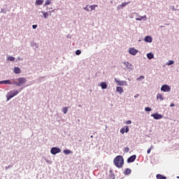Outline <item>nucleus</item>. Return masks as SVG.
I'll list each match as a JSON object with an SVG mask.
<instances>
[{"label": "nucleus", "instance_id": "nucleus-1", "mask_svg": "<svg viewBox=\"0 0 179 179\" xmlns=\"http://www.w3.org/2000/svg\"><path fill=\"white\" fill-rule=\"evenodd\" d=\"M113 163L117 169H122V166H124V158L122 156L118 155L113 159Z\"/></svg>", "mask_w": 179, "mask_h": 179}, {"label": "nucleus", "instance_id": "nucleus-2", "mask_svg": "<svg viewBox=\"0 0 179 179\" xmlns=\"http://www.w3.org/2000/svg\"><path fill=\"white\" fill-rule=\"evenodd\" d=\"M26 82H27V80L25 78H19L17 79V81L13 82V85H15L16 86L20 87V86H23V85H24Z\"/></svg>", "mask_w": 179, "mask_h": 179}, {"label": "nucleus", "instance_id": "nucleus-3", "mask_svg": "<svg viewBox=\"0 0 179 179\" xmlns=\"http://www.w3.org/2000/svg\"><path fill=\"white\" fill-rule=\"evenodd\" d=\"M17 94H19V92L16 90L10 91L6 94L7 101H9L10 99L15 97V96H17Z\"/></svg>", "mask_w": 179, "mask_h": 179}, {"label": "nucleus", "instance_id": "nucleus-4", "mask_svg": "<svg viewBox=\"0 0 179 179\" xmlns=\"http://www.w3.org/2000/svg\"><path fill=\"white\" fill-rule=\"evenodd\" d=\"M97 5H87V6L84 8V10H87V12H92V10H96V8H97Z\"/></svg>", "mask_w": 179, "mask_h": 179}, {"label": "nucleus", "instance_id": "nucleus-5", "mask_svg": "<svg viewBox=\"0 0 179 179\" xmlns=\"http://www.w3.org/2000/svg\"><path fill=\"white\" fill-rule=\"evenodd\" d=\"M50 153L52 155H57V153H61V150L59 148L53 147L51 148Z\"/></svg>", "mask_w": 179, "mask_h": 179}, {"label": "nucleus", "instance_id": "nucleus-6", "mask_svg": "<svg viewBox=\"0 0 179 179\" xmlns=\"http://www.w3.org/2000/svg\"><path fill=\"white\" fill-rule=\"evenodd\" d=\"M161 90H162V92H170L171 88H170V86H169V85H162V86Z\"/></svg>", "mask_w": 179, "mask_h": 179}, {"label": "nucleus", "instance_id": "nucleus-7", "mask_svg": "<svg viewBox=\"0 0 179 179\" xmlns=\"http://www.w3.org/2000/svg\"><path fill=\"white\" fill-rule=\"evenodd\" d=\"M151 117H153L155 120H162L163 118V116L159 113H154L151 115Z\"/></svg>", "mask_w": 179, "mask_h": 179}, {"label": "nucleus", "instance_id": "nucleus-8", "mask_svg": "<svg viewBox=\"0 0 179 179\" xmlns=\"http://www.w3.org/2000/svg\"><path fill=\"white\" fill-rule=\"evenodd\" d=\"M129 54H131V55H136L138 54V50L134 48H130L129 49Z\"/></svg>", "mask_w": 179, "mask_h": 179}, {"label": "nucleus", "instance_id": "nucleus-9", "mask_svg": "<svg viewBox=\"0 0 179 179\" xmlns=\"http://www.w3.org/2000/svg\"><path fill=\"white\" fill-rule=\"evenodd\" d=\"M134 160H136V155H131L130 157H129L127 159V162H128V163H134Z\"/></svg>", "mask_w": 179, "mask_h": 179}, {"label": "nucleus", "instance_id": "nucleus-10", "mask_svg": "<svg viewBox=\"0 0 179 179\" xmlns=\"http://www.w3.org/2000/svg\"><path fill=\"white\" fill-rule=\"evenodd\" d=\"M124 65L126 66V69H132V64H129L128 62H123Z\"/></svg>", "mask_w": 179, "mask_h": 179}, {"label": "nucleus", "instance_id": "nucleus-11", "mask_svg": "<svg viewBox=\"0 0 179 179\" xmlns=\"http://www.w3.org/2000/svg\"><path fill=\"white\" fill-rule=\"evenodd\" d=\"M120 132L122 134H125V132H129V128L128 127V126H127L126 127H123L120 129Z\"/></svg>", "mask_w": 179, "mask_h": 179}, {"label": "nucleus", "instance_id": "nucleus-12", "mask_svg": "<svg viewBox=\"0 0 179 179\" xmlns=\"http://www.w3.org/2000/svg\"><path fill=\"white\" fill-rule=\"evenodd\" d=\"M144 41H145V43H152V41H153V39L152 38V36H145Z\"/></svg>", "mask_w": 179, "mask_h": 179}, {"label": "nucleus", "instance_id": "nucleus-13", "mask_svg": "<svg viewBox=\"0 0 179 179\" xmlns=\"http://www.w3.org/2000/svg\"><path fill=\"white\" fill-rule=\"evenodd\" d=\"M0 85H12V82L9 80L0 81Z\"/></svg>", "mask_w": 179, "mask_h": 179}, {"label": "nucleus", "instance_id": "nucleus-14", "mask_svg": "<svg viewBox=\"0 0 179 179\" xmlns=\"http://www.w3.org/2000/svg\"><path fill=\"white\" fill-rule=\"evenodd\" d=\"M157 99L160 100V101H163V100H164V97H163V94L159 93L157 95Z\"/></svg>", "mask_w": 179, "mask_h": 179}, {"label": "nucleus", "instance_id": "nucleus-15", "mask_svg": "<svg viewBox=\"0 0 179 179\" xmlns=\"http://www.w3.org/2000/svg\"><path fill=\"white\" fill-rule=\"evenodd\" d=\"M13 72H14V73L19 74V73H21L22 71L20 70V68L15 67L14 70H13Z\"/></svg>", "mask_w": 179, "mask_h": 179}, {"label": "nucleus", "instance_id": "nucleus-16", "mask_svg": "<svg viewBox=\"0 0 179 179\" xmlns=\"http://www.w3.org/2000/svg\"><path fill=\"white\" fill-rule=\"evenodd\" d=\"M115 82L117 83L118 86H124L125 82L122 80H117V78L115 79Z\"/></svg>", "mask_w": 179, "mask_h": 179}, {"label": "nucleus", "instance_id": "nucleus-17", "mask_svg": "<svg viewBox=\"0 0 179 179\" xmlns=\"http://www.w3.org/2000/svg\"><path fill=\"white\" fill-rule=\"evenodd\" d=\"M116 92H118V93L122 94V93H124V89H122V87H116Z\"/></svg>", "mask_w": 179, "mask_h": 179}, {"label": "nucleus", "instance_id": "nucleus-18", "mask_svg": "<svg viewBox=\"0 0 179 179\" xmlns=\"http://www.w3.org/2000/svg\"><path fill=\"white\" fill-rule=\"evenodd\" d=\"M132 172V171L130 169H126L125 171H124V176H128L129 174H131V173Z\"/></svg>", "mask_w": 179, "mask_h": 179}, {"label": "nucleus", "instance_id": "nucleus-19", "mask_svg": "<svg viewBox=\"0 0 179 179\" xmlns=\"http://www.w3.org/2000/svg\"><path fill=\"white\" fill-rule=\"evenodd\" d=\"M43 3H44L43 0H36V2H35V5H36V6H38L40 5H43Z\"/></svg>", "mask_w": 179, "mask_h": 179}, {"label": "nucleus", "instance_id": "nucleus-20", "mask_svg": "<svg viewBox=\"0 0 179 179\" xmlns=\"http://www.w3.org/2000/svg\"><path fill=\"white\" fill-rule=\"evenodd\" d=\"M101 89L104 90V89H107V83L106 82H102L101 83V85H100Z\"/></svg>", "mask_w": 179, "mask_h": 179}, {"label": "nucleus", "instance_id": "nucleus-21", "mask_svg": "<svg viewBox=\"0 0 179 179\" xmlns=\"http://www.w3.org/2000/svg\"><path fill=\"white\" fill-rule=\"evenodd\" d=\"M128 3H131V2H127V3H122L121 5L118 6L117 8L119 9H121V8H124V6H127Z\"/></svg>", "mask_w": 179, "mask_h": 179}, {"label": "nucleus", "instance_id": "nucleus-22", "mask_svg": "<svg viewBox=\"0 0 179 179\" xmlns=\"http://www.w3.org/2000/svg\"><path fill=\"white\" fill-rule=\"evenodd\" d=\"M157 179H167V178L166 176H164L162 174H157Z\"/></svg>", "mask_w": 179, "mask_h": 179}, {"label": "nucleus", "instance_id": "nucleus-23", "mask_svg": "<svg viewBox=\"0 0 179 179\" xmlns=\"http://www.w3.org/2000/svg\"><path fill=\"white\" fill-rule=\"evenodd\" d=\"M154 55L152 54V52L147 54V58H148V59H152Z\"/></svg>", "mask_w": 179, "mask_h": 179}, {"label": "nucleus", "instance_id": "nucleus-24", "mask_svg": "<svg viewBox=\"0 0 179 179\" xmlns=\"http://www.w3.org/2000/svg\"><path fill=\"white\" fill-rule=\"evenodd\" d=\"M42 13H43V17H45V19H47V17H48V16H50V15L48 14V12L42 11Z\"/></svg>", "mask_w": 179, "mask_h": 179}, {"label": "nucleus", "instance_id": "nucleus-25", "mask_svg": "<svg viewBox=\"0 0 179 179\" xmlns=\"http://www.w3.org/2000/svg\"><path fill=\"white\" fill-rule=\"evenodd\" d=\"M63 152L64 155H71V153H72V151L70 150H64Z\"/></svg>", "mask_w": 179, "mask_h": 179}, {"label": "nucleus", "instance_id": "nucleus-26", "mask_svg": "<svg viewBox=\"0 0 179 179\" xmlns=\"http://www.w3.org/2000/svg\"><path fill=\"white\" fill-rule=\"evenodd\" d=\"M7 60H8V61H10L11 62H13V61H15V57H12V56H9V57L7 58Z\"/></svg>", "mask_w": 179, "mask_h": 179}, {"label": "nucleus", "instance_id": "nucleus-27", "mask_svg": "<svg viewBox=\"0 0 179 179\" xmlns=\"http://www.w3.org/2000/svg\"><path fill=\"white\" fill-rule=\"evenodd\" d=\"M142 19H146V15L144 16H140L138 18H136V20L141 21Z\"/></svg>", "mask_w": 179, "mask_h": 179}, {"label": "nucleus", "instance_id": "nucleus-28", "mask_svg": "<svg viewBox=\"0 0 179 179\" xmlns=\"http://www.w3.org/2000/svg\"><path fill=\"white\" fill-rule=\"evenodd\" d=\"M51 4V1L50 0H47L45 3H44V6H47L48 5H50Z\"/></svg>", "mask_w": 179, "mask_h": 179}, {"label": "nucleus", "instance_id": "nucleus-29", "mask_svg": "<svg viewBox=\"0 0 179 179\" xmlns=\"http://www.w3.org/2000/svg\"><path fill=\"white\" fill-rule=\"evenodd\" d=\"M62 112L64 113V114H66V113H68V107L63 108Z\"/></svg>", "mask_w": 179, "mask_h": 179}, {"label": "nucleus", "instance_id": "nucleus-30", "mask_svg": "<svg viewBox=\"0 0 179 179\" xmlns=\"http://www.w3.org/2000/svg\"><path fill=\"white\" fill-rule=\"evenodd\" d=\"M173 64H174V61L173 60H169L167 63L166 65H173Z\"/></svg>", "mask_w": 179, "mask_h": 179}, {"label": "nucleus", "instance_id": "nucleus-31", "mask_svg": "<svg viewBox=\"0 0 179 179\" xmlns=\"http://www.w3.org/2000/svg\"><path fill=\"white\" fill-rule=\"evenodd\" d=\"M152 149H153V145H151V147L147 150L148 155H149L150 152H152Z\"/></svg>", "mask_w": 179, "mask_h": 179}, {"label": "nucleus", "instance_id": "nucleus-32", "mask_svg": "<svg viewBox=\"0 0 179 179\" xmlns=\"http://www.w3.org/2000/svg\"><path fill=\"white\" fill-rule=\"evenodd\" d=\"M80 54H82V51H80V50H77L76 51V55H80Z\"/></svg>", "mask_w": 179, "mask_h": 179}, {"label": "nucleus", "instance_id": "nucleus-33", "mask_svg": "<svg viewBox=\"0 0 179 179\" xmlns=\"http://www.w3.org/2000/svg\"><path fill=\"white\" fill-rule=\"evenodd\" d=\"M145 79V76H141L139 78H137V80H143Z\"/></svg>", "mask_w": 179, "mask_h": 179}, {"label": "nucleus", "instance_id": "nucleus-34", "mask_svg": "<svg viewBox=\"0 0 179 179\" xmlns=\"http://www.w3.org/2000/svg\"><path fill=\"white\" fill-rule=\"evenodd\" d=\"M124 152L125 153H128V152H129V148L126 147V148H124Z\"/></svg>", "mask_w": 179, "mask_h": 179}, {"label": "nucleus", "instance_id": "nucleus-35", "mask_svg": "<svg viewBox=\"0 0 179 179\" xmlns=\"http://www.w3.org/2000/svg\"><path fill=\"white\" fill-rule=\"evenodd\" d=\"M145 111H152V108H150V107H145Z\"/></svg>", "mask_w": 179, "mask_h": 179}, {"label": "nucleus", "instance_id": "nucleus-36", "mask_svg": "<svg viewBox=\"0 0 179 179\" xmlns=\"http://www.w3.org/2000/svg\"><path fill=\"white\" fill-rule=\"evenodd\" d=\"M126 124H132V122L131 120H128L126 122Z\"/></svg>", "mask_w": 179, "mask_h": 179}, {"label": "nucleus", "instance_id": "nucleus-37", "mask_svg": "<svg viewBox=\"0 0 179 179\" xmlns=\"http://www.w3.org/2000/svg\"><path fill=\"white\" fill-rule=\"evenodd\" d=\"M33 29H37V24L32 25Z\"/></svg>", "mask_w": 179, "mask_h": 179}, {"label": "nucleus", "instance_id": "nucleus-38", "mask_svg": "<svg viewBox=\"0 0 179 179\" xmlns=\"http://www.w3.org/2000/svg\"><path fill=\"white\" fill-rule=\"evenodd\" d=\"M137 97H139V94H138L134 96V98H135V99H137Z\"/></svg>", "mask_w": 179, "mask_h": 179}, {"label": "nucleus", "instance_id": "nucleus-39", "mask_svg": "<svg viewBox=\"0 0 179 179\" xmlns=\"http://www.w3.org/2000/svg\"><path fill=\"white\" fill-rule=\"evenodd\" d=\"M174 106H175L174 103L171 104V107H174Z\"/></svg>", "mask_w": 179, "mask_h": 179}, {"label": "nucleus", "instance_id": "nucleus-40", "mask_svg": "<svg viewBox=\"0 0 179 179\" xmlns=\"http://www.w3.org/2000/svg\"><path fill=\"white\" fill-rule=\"evenodd\" d=\"M21 59H20V58H18V60H19V61H20Z\"/></svg>", "mask_w": 179, "mask_h": 179}, {"label": "nucleus", "instance_id": "nucleus-41", "mask_svg": "<svg viewBox=\"0 0 179 179\" xmlns=\"http://www.w3.org/2000/svg\"><path fill=\"white\" fill-rule=\"evenodd\" d=\"M78 107H82V106H80V105H78Z\"/></svg>", "mask_w": 179, "mask_h": 179}, {"label": "nucleus", "instance_id": "nucleus-42", "mask_svg": "<svg viewBox=\"0 0 179 179\" xmlns=\"http://www.w3.org/2000/svg\"><path fill=\"white\" fill-rule=\"evenodd\" d=\"M177 178H179V176H177Z\"/></svg>", "mask_w": 179, "mask_h": 179}, {"label": "nucleus", "instance_id": "nucleus-43", "mask_svg": "<svg viewBox=\"0 0 179 179\" xmlns=\"http://www.w3.org/2000/svg\"><path fill=\"white\" fill-rule=\"evenodd\" d=\"M52 12H54V10Z\"/></svg>", "mask_w": 179, "mask_h": 179}]
</instances>
